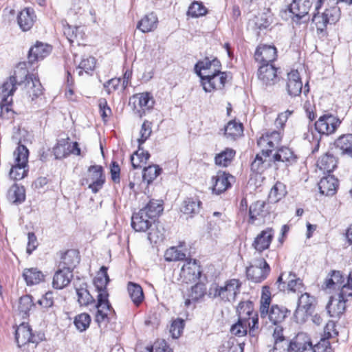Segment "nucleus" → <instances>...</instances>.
<instances>
[{
	"label": "nucleus",
	"mask_w": 352,
	"mask_h": 352,
	"mask_svg": "<svg viewBox=\"0 0 352 352\" xmlns=\"http://www.w3.org/2000/svg\"><path fill=\"white\" fill-rule=\"evenodd\" d=\"M335 327V322L333 321H329L324 328L323 334L322 335L321 338L329 340L330 338L337 336L338 333Z\"/></svg>",
	"instance_id": "obj_63"
},
{
	"label": "nucleus",
	"mask_w": 352,
	"mask_h": 352,
	"mask_svg": "<svg viewBox=\"0 0 352 352\" xmlns=\"http://www.w3.org/2000/svg\"><path fill=\"white\" fill-rule=\"evenodd\" d=\"M184 320L181 318H177L173 320L170 327V333L173 338H178L184 329Z\"/></svg>",
	"instance_id": "obj_61"
},
{
	"label": "nucleus",
	"mask_w": 352,
	"mask_h": 352,
	"mask_svg": "<svg viewBox=\"0 0 352 352\" xmlns=\"http://www.w3.org/2000/svg\"><path fill=\"white\" fill-rule=\"evenodd\" d=\"M267 157L262 155V152L256 155L254 160L251 164L252 171L256 173H262L263 170L270 165V160Z\"/></svg>",
	"instance_id": "obj_48"
},
{
	"label": "nucleus",
	"mask_w": 352,
	"mask_h": 352,
	"mask_svg": "<svg viewBox=\"0 0 352 352\" xmlns=\"http://www.w3.org/2000/svg\"><path fill=\"white\" fill-rule=\"evenodd\" d=\"M127 289L131 300L135 305H139L144 300V293L141 286L137 283L129 282Z\"/></svg>",
	"instance_id": "obj_45"
},
{
	"label": "nucleus",
	"mask_w": 352,
	"mask_h": 352,
	"mask_svg": "<svg viewBox=\"0 0 352 352\" xmlns=\"http://www.w3.org/2000/svg\"><path fill=\"white\" fill-rule=\"evenodd\" d=\"M72 277L73 273L72 271L58 267V270L53 277V287L57 289L65 287L69 284Z\"/></svg>",
	"instance_id": "obj_25"
},
{
	"label": "nucleus",
	"mask_w": 352,
	"mask_h": 352,
	"mask_svg": "<svg viewBox=\"0 0 352 352\" xmlns=\"http://www.w3.org/2000/svg\"><path fill=\"white\" fill-rule=\"evenodd\" d=\"M79 263L78 254L75 250L67 251L61 257L58 266L64 270L73 272L74 268Z\"/></svg>",
	"instance_id": "obj_35"
},
{
	"label": "nucleus",
	"mask_w": 352,
	"mask_h": 352,
	"mask_svg": "<svg viewBox=\"0 0 352 352\" xmlns=\"http://www.w3.org/2000/svg\"><path fill=\"white\" fill-rule=\"evenodd\" d=\"M141 146L142 145L139 144L138 150L135 151L133 155L131 156V164L134 168L140 167V164H135L134 162V155H135L139 158L140 163L146 164L150 157L149 153L148 151H144Z\"/></svg>",
	"instance_id": "obj_59"
},
{
	"label": "nucleus",
	"mask_w": 352,
	"mask_h": 352,
	"mask_svg": "<svg viewBox=\"0 0 352 352\" xmlns=\"http://www.w3.org/2000/svg\"><path fill=\"white\" fill-rule=\"evenodd\" d=\"M157 17L153 13L151 12L146 14L137 25V28L143 33H147L153 31L157 26Z\"/></svg>",
	"instance_id": "obj_34"
},
{
	"label": "nucleus",
	"mask_w": 352,
	"mask_h": 352,
	"mask_svg": "<svg viewBox=\"0 0 352 352\" xmlns=\"http://www.w3.org/2000/svg\"><path fill=\"white\" fill-rule=\"evenodd\" d=\"M271 301L270 287H263L259 307L261 317L265 318L267 316L273 324L277 325L285 320L290 311L286 307L278 305H273L270 307Z\"/></svg>",
	"instance_id": "obj_2"
},
{
	"label": "nucleus",
	"mask_w": 352,
	"mask_h": 352,
	"mask_svg": "<svg viewBox=\"0 0 352 352\" xmlns=\"http://www.w3.org/2000/svg\"><path fill=\"white\" fill-rule=\"evenodd\" d=\"M91 321V317L88 314L82 313L74 318V323L79 331L83 332L89 327Z\"/></svg>",
	"instance_id": "obj_51"
},
{
	"label": "nucleus",
	"mask_w": 352,
	"mask_h": 352,
	"mask_svg": "<svg viewBox=\"0 0 352 352\" xmlns=\"http://www.w3.org/2000/svg\"><path fill=\"white\" fill-rule=\"evenodd\" d=\"M302 82L297 70H292L287 74V93L292 97L299 96L302 92Z\"/></svg>",
	"instance_id": "obj_21"
},
{
	"label": "nucleus",
	"mask_w": 352,
	"mask_h": 352,
	"mask_svg": "<svg viewBox=\"0 0 352 352\" xmlns=\"http://www.w3.org/2000/svg\"><path fill=\"white\" fill-rule=\"evenodd\" d=\"M164 256L167 261H177L186 259V254L178 250L176 247L168 248L166 251Z\"/></svg>",
	"instance_id": "obj_54"
},
{
	"label": "nucleus",
	"mask_w": 352,
	"mask_h": 352,
	"mask_svg": "<svg viewBox=\"0 0 352 352\" xmlns=\"http://www.w3.org/2000/svg\"><path fill=\"white\" fill-rule=\"evenodd\" d=\"M141 210H144L148 217L154 220L163 211L162 201L153 199L151 200Z\"/></svg>",
	"instance_id": "obj_42"
},
{
	"label": "nucleus",
	"mask_w": 352,
	"mask_h": 352,
	"mask_svg": "<svg viewBox=\"0 0 352 352\" xmlns=\"http://www.w3.org/2000/svg\"><path fill=\"white\" fill-rule=\"evenodd\" d=\"M346 301L342 299L338 298L334 299L331 298L329 303L327 304L326 309L329 316L332 318L339 317L345 310Z\"/></svg>",
	"instance_id": "obj_37"
},
{
	"label": "nucleus",
	"mask_w": 352,
	"mask_h": 352,
	"mask_svg": "<svg viewBox=\"0 0 352 352\" xmlns=\"http://www.w3.org/2000/svg\"><path fill=\"white\" fill-rule=\"evenodd\" d=\"M314 352H331L332 349L331 347L329 340L325 338H320V341L312 346Z\"/></svg>",
	"instance_id": "obj_64"
},
{
	"label": "nucleus",
	"mask_w": 352,
	"mask_h": 352,
	"mask_svg": "<svg viewBox=\"0 0 352 352\" xmlns=\"http://www.w3.org/2000/svg\"><path fill=\"white\" fill-rule=\"evenodd\" d=\"M317 167L324 174H329L337 167V160L332 154L327 153L319 157L317 161Z\"/></svg>",
	"instance_id": "obj_32"
},
{
	"label": "nucleus",
	"mask_w": 352,
	"mask_h": 352,
	"mask_svg": "<svg viewBox=\"0 0 352 352\" xmlns=\"http://www.w3.org/2000/svg\"><path fill=\"white\" fill-rule=\"evenodd\" d=\"M224 135L228 139L236 140L243 134V125L234 120L230 121L224 128Z\"/></svg>",
	"instance_id": "obj_40"
},
{
	"label": "nucleus",
	"mask_w": 352,
	"mask_h": 352,
	"mask_svg": "<svg viewBox=\"0 0 352 352\" xmlns=\"http://www.w3.org/2000/svg\"><path fill=\"white\" fill-rule=\"evenodd\" d=\"M3 87H0V96H1V101L0 102V117L3 119H9L13 111L10 107L12 104V96L15 91H10V89H6V91L2 92Z\"/></svg>",
	"instance_id": "obj_23"
},
{
	"label": "nucleus",
	"mask_w": 352,
	"mask_h": 352,
	"mask_svg": "<svg viewBox=\"0 0 352 352\" xmlns=\"http://www.w3.org/2000/svg\"><path fill=\"white\" fill-rule=\"evenodd\" d=\"M34 306L32 297L28 295L23 296L20 298L19 301L18 309L22 317L25 318L28 316L29 311Z\"/></svg>",
	"instance_id": "obj_53"
},
{
	"label": "nucleus",
	"mask_w": 352,
	"mask_h": 352,
	"mask_svg": "<svg viewBox=\"0 0 352 352\" xmlns=\"http://www.w3.org/2000/svg\"><path fill=\"white\" fill-rule=\"evenodd\" d=\"M265 201L258 200L252 204L249 208V223H254L257 219H263L269 214Z\"/></svg>",
	"instance_id": "obj_24"
},
{
	"label": "nucleus",
	"mask_w": 352,
	"mask_h": 352,
	"mask_svg": "<svg viewBox=\"0 0 352 352\" xmlns=\"http://www.w3.org/2000/svg\"><path fill=\"white\" fill-rule=\"evenodd\" d=\"M341 120L336 116L328 113L321 116L315 122V129L320 135H330L340 126Z\"/></svg>",
	"instance_id": "obj_8"
},
{
	"label": "nucleus",
	"mask_w": 352,
	"mask_h": 352,
	"mask_svg": "<svg viewBox=\"0 0 352 352\" xmlns=\"http://www.w3.org/2000/svg\"><path fill=\"white\" fill-rule=\"evenodd\" d=\"M221 67L220 61L217 58L210 60L208 58H206L203 60L199 61L195 67V69L197 75L201 79V76L208 72H212Z\"/></svg>",
	"instance_id": "obj_27"
},
{
	"label": "nucleus",
	"mask_w": 352,
	"mask_h": 352,
	"mask_svg": "<svg viewBox=\"0 0 352 352\" xmlns=\"http://www.w3.org/2000/svg\"><path fill=\"white\" fill-rule=\"evenodd\" d=\"M274 232L272 228H267L263 230L254 239L252 247L260 253L268 249L274 238Z\"/></svg>",
	"instance_id": "obj_20"
},
{
	"label": "nucleus",
	"mask_w": 352,
	"mask_h": 352,
	"mask_svg": "<svg viewBox=\"0 0 352 352\" xmlns=\"http://www.w3.org/2000/svg\"><path fill=\"white\" fill-rule=\"evenodd\" d=\"M270 267L264 258L256 259L254 264L246 268V276L248 280L254 283L263 281L270 272Z\"/></svg>",
	"instance_id": "obj_7"
},
{
	"label": "nucleus",
	"mask_w": 352,
	"mask_h": 352,
	"mask_svg": "<svg viewBox=\"0 0 352 352\" xmlns=\"http://www.w3.org/2000/svg\"><path fill=\"white\" fill-rule=\"evenodd\" d=\"M74 288L78 296V302L80 306H87L95 302L93 296L87 289V284L82 279H77L74 282Z\"/></svg>",
	"instance_id": "obj_17"
},
{
	"label": "nucleus",
	"mask_w": 352,
	"mask_h": 352,
	"mask_svg": "<svg viewBox=\"0 0 352 352\" xmlns=\"http://www.w3.org/2000/svg\"><path fill=\"white\" fill-rule=\"evenodd\" d=\"M153 219L146 215L144 210H140L134 213L131 218V226L136 232H146L152 224Z\"/></svg>",
	"instance_id": "obj_22"
},
{
	"label": "nucleus",
	"mask_w": 352,
	"mask_h": 352,
	"mask_svg": "<svg viewBox=\"0 0 352 352\" xmlns=\"http://www.w3.org/2000/svg\"><path fill=\"white\" fill-rule=\"evenodd\" d=\"M235 154L236 152L234 149L226 148L224 151L216 155L214 162L218 166L226 167L231 163Z\"/></svg>",
	"instance_id": "obj_43"
},
{
	"label": "nucleus",
	"mask_w": 352,
	"mask_h": 352,
	"mask_svg": "<svg viewBox=\"0 0 352 352\" xmlns=\"http://www.w3.org/2000/svg\"><path fill=\"white\" fill-rule=\"evenodd\" d=\"M258 78L266 85H272L276 82L277 68L272 64L261 65L258 70Z\"/></svg>",
	"instance_id": "obj_19"
},
{
	"label": "nucleus",
	"mask_w": 352,
	"mask_h": 352,
	"mask_svg": "<svg viewBox=\"0 0 352 352\" xmlns=\"http://www.w3.org/2000/svg\"><path fill=\"white\" fill-rule=\"evenodd\" d=\"M281 138L280 131L276 130L268 131L263 135L257 141L258 146L262 149V155L265 157H270L273 149L280 144Z\"/></svg>",
	"instance_id": "obj_9"
},
{
	"label": "nucleus",
	"mask_w": 352,
	"mask_h": 352,
	"mask_svg": "<svg viewBox=\"0 0 352 352\" xmlns=\"http://www.w3.org/2000/svg\"><path fill=\"white\" fill-rule=\"evenodd\" d=\"M180 276L187 282H195L199 280L201 276V270L197 261L190 258L186 259L182 267Z\"/></svg>",
	"instance_id": "obj_14"
},
{
	"label": "nucleus",
	"mask_w": 352,
	"mask_h": 352,
	"mask_svg": "<svg viewBox=\"0 0 352 352\" xmlns=\"http://www.w3.org/2000/svg\"><path fill=\"white\" fill-rule=\"evenodd\" d=\"M23 277L28 285L39 284L44 281V274L36 267L26 268L23 270Z\"/></svg>",
	"instance_id": "obj_33"
},
{
	"label": "nucleus",
	"mask_w": 352,
	"mask_h": 352,
	"mask_svg": "<svg viewBox=\"0 0 352 352\" xmlns=\"http://www.w3.org/2000/svg\"><path fill=\"white\" fill-rule=\"evenodd\" d=\"M71 143L69 138L61 139L58 140L56 145L53 148V153L56 159H62L69 155V148Z\"/></svg>",
	"instance_id": "obj_41"
},
{
	"label": "nucleus",
	"mask_w": 352,
	"mask_h": 352,
	"mask_svg": "<svg viewBox=\"0 0 352 352\" xmlns=\"http://www.w3.org/2000/svg\"><path fill=\"white\" fill-rule=\"evenodd\" d=\"M241 282L236 278H232L220 285L213 283L210 285L208 296L213 298H219L223 302H232L240 293Z\"/></svg>",
	"instance_id": "obj_3"
},
{
	"label": "nucleus",
	"mask_w": 352,
	"mask_h": 352,
	"mask_svg": "<svg viewBox=\"0 0 352 352\" xmlns=\"http://www.w3.org/2000/svg\"><path fill=\"white\" fill-rule=\"evenodd\" d=\"M107 267L102 266L100 272L94 279V284L98 292L96 305L97 311L95 321L99 327L102 325L106 326L110 319L116 314L108 300L109 294L107 290V285L109 282V277L107 274Z\"/></svg>",
	"instance_id": "obj_1"
},
{
	"label": "nucleus",
	"mask_w": 352,
	"mask_h": 352,
	"mask_svg": "<svg viewBox=\"0 0 352 352\" xmlns=\"http://www.w3.org/2000/svg\"><path fill=\"white\" fill-rule=\"evenodd\" d=\"M206 294V287L204 284L197 283L192 287L189 298L192 301H197L201 298Z\"/></svg>",
	"instance_id": "obj_62"
},
{
	"label": "nucleus",
	"mask_w": 352,
	"mask_h": 352,
	"mask_svg": "<svg viewBox=\"0 0 352 352\" xmlns=\"http://www.w3.org/2000/svg\"><path fill=\"white\" fill-rule=\"evenodd\" d=\"M89 177L86 179L89 188L96 193L102 188L105 179L103 175V168L100 165H93L88 168Z\"/></svg>",
	"instance_id": "obj_11"
},
{
	"label": "nucleus",
	"mask_w": 352,
	"mask_h": 352,
	"mask_svg": "<svg viewBox=\"0 0 352 352\" xmlns=\"http://www.w3.org/2000/svg\"><path fill=\"white\" fill-rule=\"evenodd\" d=\"M239 318L246 320L254 314L253 305L250 301L241 302L237 307Z\"/></svg>",
	"instance_id": "obj_55"
},
{
	"label": "nucleus",
	"mask_w": 352,
	"mask_h": 352,
	"mask_svg": "<svg viewBox=\"0 0 352 352\" xmlns=\"http://www.w3.org/2000/svg\"><path fill=\"white\" fill-rule=\"evenodd\" d=\"M280 290H285L287 288L292 292H302L303 288L302 280L292 272L288 274L282 273L276 281Z\"/></svg>",
	"instance_id": "obj_10"
},
{
	"label": "nucleus",
	"mask_w": 352,
	"mask_h": 352,
	"mask_svg": "<svg viewBox=\"0 0 352 352\" xmlns=\"http://www.w3.org/2000/svg\"><path fill=\"white\" fill-rule=\"evenodd\" d=\"M316 305V299L308 293L301 294L298 300V307L305 309V311L313 312Z\"/></svg>",
	"instance_id": "obj_49"
},
{
	"label": "nucleus",
	"mask_w": 352,
	"mask_h": 352,
	"mask_svg": "<svg viewBox=\"0 0 352 352\" xmlns=\"http://www.w3.org/2000/svg\"><path fill=\"white\" fill-rule=\"evenodd\" d=\"M34 75H30L27 69V63L25 62L19 63L12 76L5 81L1 87H3L2 92L6 91V89H9L10 91H15L17 85H25V82L30 80V78H34Z\"/></svg>",
	"instance_id": "obj_5"
},
{
	"label": "nucleus",
	"mask_w": 352,
	"mask_h": 352,
	"mask_svg": "<svg viewBox=\"0 0 352 352\" xmlns=\"http://www.w3.org/2000/svg\"><path fill=\"white\" fill-rule=\"evenodd\" d=\"M277 51L274 46L263 45L256 48L254 54L256 61L261 65L272 64L276 59Z\"/></svg>",
	"instance_id": "obj_13"
},
{
	"label": "nucleus",
	"mask_w": 352,
	"mask_h": 352,
	"mask_svg": "<svg viewBox=\"0 0 352 352\" xmlns=\"http://www.w3.org/2000/svg\"><path fill=\"white\" fill-rule=\"evenodd\" d=\"M35 16L33 10L25 8L19 12L17 16V23L20 28L25 32L31 29L34 23Z\"/></svg>",
	"instance_id": "obj_31"
},
{
	"label": "nucleus",
	"mask_w": 352,
	"mask_h": 352,
	"mask_svg": "<svg viewBox=\"0 0 352 352\" xmlns=\"http://www.w3.org/2000/svg\"><path fill=\"white\" fill-rule=\"evenodd\" d=\"M7 197L9 201L14 204H21L25 199V188L23 186L14 184L9 188Z\"/></svg>",
	"instance_id": "obj_38"
},
{
	"label": "nucleus",
	"mask_w": 352,
	"mask_h": 352,
	"mask_svg": "<svg viewBox=\"0 0 352 352\" xmlns=\"http://www.w3.org/2000/svg\"><path fill=\"white\" fill-rule=\"evenodd\" d=\"M291 1L280 11L283 18H291L293 21H298L308 14L311 7V0H289Z\"/></svg>",
	"instance_id": "obj_4"
},
{
	"label": "nucleus",
	"mask_w": 352,
	"mask_h": 352,
	"mask_svg": "<svg viewBox=\"0 0 352 352\" xmlns=\"http://www.w3.org/2000/svg\"><path fill=\"white\" fill-rule=\"evenodd\" d=\"M131 100H133L134 104L137 102L138 105L143 110L153 109L155 104L154 98L149 92L136 94L133 96Z\"/></svg>",
	"instance_id": "obj_36"
},
{
	"label": "nucleus",
	"mask_w": 352,
	"mask_h": 352,
	"mask_svg": "<svg viewBox=\"0 0 352 352\" xmlns=\"http://www.w3.org/2000/svg\"><path fill=\"white\" fill-rule=\"evenodd\" d=\"M26 94L32 98L34 100L41 95L43 94V87L39 80L36 78H30V80L25 82L24 86Z\"/></svg>",
	"instance_id": "obj_39"
},
{
	"label": "nucleus",
	"mask_w": 352,
	"mask_h": 352,
	"mask_svg": "<svg viewBox=\"0 0 352 352\" xmlns=\"http://www.w3.org/2000/svg\"><path fill=\"white\" fill-rule=\"evenodd\" d=\"M96 63V60L95 58L92 56L82 59L77 68L78 74L79 76H82L83 72L87 74H89L90 72H92L94 69Z\"/></svg>",
	"instance_id": "obj_52"
},
{
	"label": "nucleus",
	"mask_w": 352,
	"mask_h": 352,
	"mask_svg": "<svg viewBox=\"0 0 352 352\" xmlns=\"http://www.w3.org/2000/svg\"><path fill=\"white\" fill-rule=\"evenodd\" d=\"M344 281V278L340 271H331L330 277H328L324 281L325 288H340Z\"/></svg>",
	"instance_id": "obj_46"
},
{
	"label": "nucleus",
	"mask_w": 352,
	"mask_h": 352,
	"mask_svg": "<svg viewBox=\"0 0 352 352\" xmlns=\"http://www.w3.org/2000/svg\"><path fill=\"white\" fill-rule=\"evenodd\" d=\"M338 186V180L334 176L328 175L322 177L318 183L320 192L326 196L333 195Z\"/></svg>",
	"instance_id": "obj_26"
},
{
	"label": "nucleus",
	"mask_w": 352,
	"mask_h": 352,
	"mask_svg": "<svg viewBox=\"0 0 352 352\" xmlns=\"http://www.w3.org/2000/svg\"><path fill=\"white\" fill-rule=\"evenodd\" d=\"M233 177L226 172L219 171L215 176L212 177V190L217 195L225 192L231 186L230 179Z\"/></svg>",
	"instance_id": "obj_18"
},
{
	"label": "nucleus",
	"mask_w": 352,
	"mask_h": 352,
	"mask_svg": "<svg viewBox=\"0 0 352 352\" xmlns=\"http://www.w3.org/2000/svg\"><path fill=\"white\" fill-rule=\"evenodd\" d=\"M287 194L286 187L284 184L277 182L271 188L268 200L272 203H276L283 198Z\"/></svg>",
	"instance_id": "obj_44"
},
{
	"label": "nucleus",
	"mask_w": 352,
	"mask_h": 352,
	"mask_svg": "<svg viewBox=\"0 0 352 352\" xmlns=\"http://www.w3.org/2000/svg\"><path fill=\"white\" fill-rule=\"evenodd\" d=\"M26 166L14 164L10 171V177L14 180H20L25 177L28 170L25 169Z\"/></svg>",
	"instance_id": "obj_60"
},
{
	"label": "nucleus",
	"mask_w": 352,
	"mask_h": 352,
	"mask_svg": "<svg viewBox=\"0 0 352 352\" xmlns=\"http://www.w3.org/2000/svg\"><path fill=\"white\" fill-rule=\"evenodd\" d=\"M29 151L26 146L19 144L14 151V164L26 166L28 164Z\"/></svg>",
	"instance_id": "obj_50"
},
{
	"label": "nucleus",
	"mask_w": 352,
	"mask_h": 352,
	"mask_svg": "<svg viewBox=\"0 0 352 352\" xmlns=\"http://www.w3.org/2000/svg\"><path fill=\"white\" fill-rule=\"evenodd\" d=\"M162 173V168L158 165H151L143 170L142 179L147 184H151Z\"/></svg>",
	"instance_id": "obj_47"
},
{
	"label": "nucleus",
	"mask_w": 352,
	"mask_h": 352,
	"mask_svg": "<svg viewBox=\"0 0 352 352\" xmlns=\"http://www.w3.org/2000/svg\"><path fill=\"white\" fill-rule=\"evenodd\" d=\"M202 203L197 197L186 198L181 206V211L191 216L197 214L201 210Z\"/></svg>",
	"instance_id": "obj_30"
},
{
	"label": "nucleus",
	"mask_w": 352,
	"mask_h": 352,
	"mask_svg": "<svg viewBox=\"0 0 352 352\" xmlns=\"http://www.w3.org/2000/svg\"><path fill=\"white\" fill-rule=\"evenodd\" d=\"M228 74L219 69L208 72L201 76V82L206 92L222 89L227 81Z\"/></svg>",
	"instance_id": "obj_6"
},
{
	"label": "nucleus",
	"mask_w": 352,
	"mask_h": 352,
	"mask_svg": "<svg viewBox=\"0 0 352 352\" xmlns=\"http://www.w3.org/2000/svg\"><path fill=\"white\" fill-rule=\"evenodd\" d=\"M274 162H283L288 166L295 164L297 156L288 147L279 148L272 156Z\"/></svg>",
	"instance_id": "obj_28"
},
{
	"label": "nucleus",
	"mask_w": 352,
	"mask_h": 352,
	"mask_svg": "<svg viewBox=\"0 0 352 352\" xmlns=\"http://www.w3.org/2000/svg\"><path fill=\"white\" fill-rule=\"evenodd\" d=\"M308 348L312 349V343L306 333H298L288 345L289 352H303Z\"/></svg>",
	"instance_id": "obj_16"
},
{
	"label": "nucleus",
	"mask_w": 352,
	"mask_h": 352,
	"mask_svg": "<svg viewBox=\"0 0 352 352\" xmlns=\"http://www.w3.org/2000/svg\"><path fill=\"white\" fill-rule=\"evenodd\" d=\"M247 327H249V333L251 336L255 337L258 333V316L254 313L246 318Z\"/></svg>",
	"instance_id": "obj_58"
},
{
	"label": "nucleus",
	"mask_w": 352,
	"mask_h": 352,
	"mask_svg": "<svg viewBox=\"0 0 352 352\" xmlns=\"http://www.w3.org/2000/svg\"><path fill=\"white\" fill-rule=\"evenodd\" d=\"M231 333L239 337L245 336L248 332L247 321L244 318H239L238 322L230 329Z\"/></svg>",
	"instance_id": "obj_56"
},
{
	"label": "nucleus",
	"mask_w": 352,
	"mask_h": 352,
	"mask_svg": "<svg viewBox=\"0 0 352 352\" xmlns=\"http://www.w3.org/2000/svg\"><path fill=\"white\" fill-rule=\"evenodd\" d=\"M334 146L341 155L352 157V134L340 135L335 140Z\"/></svg>",
	"instance_id": "obj_29"
},
{
	"label": "nucleus",
	"mask_w": 352,
	"mask_h": 352,
	"mask_svg": "<svg viewBox=\"0 0 352 352\" xmlns=\"http://www.w3.org/2000/svg\"><path fill=\"white\" fill-rule=\"evenodd\" d=\"M15 339L19 347H22L30 343H38L36 336L32 334L30 325L25 322L18 326L15 330Z\"/></svg>",
	"instance_id": "obj_12"
},
{
	"label": "nucleus",
	"mask_w": 352,
	"mask_h": 352,
	"mask_svg": "<svg viewBox=\"0 0 352 352\" xmlns=\"http://www.w3.org/2000/svg\"><path fill=\"white\" fill-rule=\"evenodd\" d=\"M51 51L52 47L50 45L37 41L28 52V63L32 65L35 62L43 60L50 54Z\"/></svg>",
	"instance_id": "obj_15"
},
{
	"label": "nucleus",
	"mask_w": 352,
	"mask_h": 352,
	"mask_svg": "<svg viewBox=\"0 0 352 352\" xmlns=\"http://www.w3.org/2000/svg\"><path fill=\"white\" fill-rule=\"evenodd\" d=\"M207 12L206 8L201 3L195 1L189 6L187 14L192 17H199L204 15Z\"/></svg>",
	"instance_id": "obj_57"
}]
</instances>
